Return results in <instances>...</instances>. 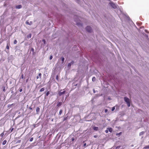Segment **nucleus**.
Returning <instances> with one entry per match:
<instances>
[{"mask_svg": "<svg viewBox=\"0 0 149 149\" xmlns=\"http://www.w3.org/2000/svg\"><path fill=\"white\" fill-rule=\"evenodd\" d=\"M33 138H31L30 139V141H33Z\"/></svg>", "mask_w": 149, "mask_h": 149, "instance_id": "obj_34", "label": "nucleus"}, {"mask_svg": "<svg viewBox=\"0 0 149 149\" xmlns=\"http://www.w3.org/2000/svg\"><path fill=\"white\" fill-rule=\"evenodd\" d=\"M56 80L58 81V75H57L56 77Z\"/></svg>", "mask_w": 149, "mask_h": 149, "instance_id": "obj_28", "label": "nucleus"}, {"mask_svg": "<svg viewBox=\"0 0 149 149\" xmlns=\"http://www.w3.org/2000/svg\"><path fill=\"white\" fill-rule=\"evenodd\" d=\"M61 61H62V63H63L64 61V60H65V58L63 57H61Z\"/></svg>", "mask_w": 149, "mask_h": 149, "instance_id": "obj_12", "label": "nucleus"}, {"mask_svg": "<svg viewBox=\"0 0 149 149\" xmlns=\"http://www.w3.org/2000/svg\"><path fill=\"white\" fill-rule=\"evenodd\" d=\"M45 89L44 88H42L40 90V92H42L43 91H44Z\"/></svg>", "mask_w": 149, "mask_h": 149, "instance_id": "obj_14", "label": "nucleus"}, {"mask_svg": "<svg viewBox=\"0 0 149 149\" xmlns=\"http://www.w3.org/2000/svg\"><path fill=\"white\" fill-rule=\"evenodd\" d=\"M29 109H31V110L32 109V108H31V107H30V108H29Z\"/></svg>", "mask_w": 149, "mask_h": 149, "instance_id": "obj_46", "label": "nucleus"}, {"mask_svg": "<svg viewBox=\"0 0 149 149\" xmlns=\"http://www.w3.org/2000/svg\"><path fill=\"white\" fill-rule=\"evenodd\" d=\"M71 63H69V64H68V67H70V66H71Z\"/></svg>", "mask_w": 149, "mask_h": 149, "instance_id": "obj_33", "label": "nucleus"}, {"mask_svg": "<svg viewBox=\"0 0 149 149\" xmlns=\"http://www.w3.org/2000/svg\"><path fill=\"white\" fill-rule=\"evenodd\" d=\"M96 78L95 77H93V78H92V81H95V80H96Z\"/></svg>", "mask_w": 149, "mask_h": 149, "instance_id": "obj_15", "label": "nucleus"}, {"mask_svg": "<svg viewBox=\"0 0 149 149\" xmlns=\"http://www.w3.org/2000/svg\"><path fill=\"white\" fill-rule=\"evenodd\" d=\"M62 110L61 109L59 111V115H61L62 113Z\"/></svg>", "mask_w": 149, "mask_h": 149, "instance_id": "obj_13", "label": "nucleus"}, {"mask_svg": "<svg viewBox=\"0 0 149 149\" xmlns=\"http://www.w3.org/2000/svg\"><path fill=\"white\" fill-rule=\"evenodd\" d=\"M17 43V41L16 40H15L14 42V44H16Z\"/></svg>", "mask_w": 149, "mask_h": 149, "instance_id": "obj_25", "label": "nucleus"}, {"mask_svg": "<svg viewBox=\"0 0 149 149\" xmlns=\"http://www.w3.org/2000/svg\"><path fill=\"white\" fill-rule=\"evenodd\" d=\"M107 129L109 130V131L111 132H112V131H113V129H112V128H111V127H109V128H108Z\"/></svg>", "mask_w": 149, "mask_h": 149, "instance_id": "obj_10", "label": "nucleus"}, {"mask_svg": "<svg viewBox=\"0 0 149 149\" xmlns=\"http://www.w3.org/2000/svg\"><path fill=\"white\" fill-rule=\"evenodd\" d=\"M20 78L23 79L24 78V76L23 74H22L20 77Z\"/></svg>", "mask_w": 149, "mask_h": 149, "instance_id": "obj_17", "label": "nucleus"}, {"mask_svg": "<svg viewBox=\"0 0 149 149\" xmlns=\"http://www.w3.org/2000/svg\"><path fill=\"white\" fill-rule=\"evenodd\" d=\"M3 91L4 92H5V88H4L3 89Z\"/></svg>", "mask_w": 149, "mask_h": 149, "instance_id": "obj_40", "label": "nucleus"}, {"mask_svg": "<svg viewBox=\"0 0 149 149\" xmlns=\"http://www.w3.org/2000/svg\"><path fill=\"white\" fill-rule=\"evenodd\" d=\"M31 51H32L33 52H34V49L33 48H32L31 49Z\"/></svg>", "mask_w": 149, "mask_h": 149, "instance_id": "obj_32", "label": "nucleus"}, {"mask_svg": "<svg viewBox=\"0 0 149 149\" xmlns=\"http://www.w3.org/2000/svg\"><path fill=\"white\" fill-rule=\"evenodd\" d=\"M74 138H72V141H74Z\"/></svg>", "mask_w": 149, "mask_h": 149, "instance_id": "obj_41", "label": "nucleus"}, {"mask_svg": "<svg viewBox=\"0 0 149 149\" xmlns=\"http://www.w3.org/2000/svg\"><path fill=\"white\" fill-rule=\"evenodd\" d=\"M14 105V104H11L10 105V106H11L12 105Z\"/></svg>", "mask_w": 149, "mask_h": 149, "instance_id": "obj_44", "label": "nucleus"}, {"mask_svg": "<svg viewBox=\"0 0 149 149\" xmlns=\"http://www.w3.org/2000/svg\"><path fill=\"white\" fill-rule=\"evenodd\" d=\"M27 81H28L27 80H26V82H27Z\"/></svg>", "mask_w": 149, "mask_h": 149, "instance_id": "obj_47", "label": "nucleus"}, {"mask_svg": "<svg viewBox=\"0 0 149 149\" xmlns=\"http://www.w3.org/2000/svg\"><path fill=\"white\" fill-rule=\"evenodd\" d=\"M22 7V6L21 5H18L16 7V8L17 9H20Z\"/></svg>", "mask_w": 149, "mask_h": 149, "instance_id": "obj_7", "label": "nucleus"}, {"mask_svg": "<svg viewBox=\"0 0 149 149\" xmlns=\"http://www.w3.org/2000/svg\"><path fill=\"white\" fill-rule=\"evenodd\" d=\"M108 111V110L107 109H105V113H107Z\"/></svg>", "mask_w": 149, "mask_h": 149, "instance_id": "obj_37", "label": "nucleus"}, {"mask_svg": "<svg viewBox=\"0 0 149 149\" xmlns=\"http://www.w3.org/2000/svg\"><path fill=\"white\" fill-rule=\"evenodd\" d=\"M67 119H68V117L65 118L63 119V121H65V120H66Z\"/></svg>", "mask_w": 149, "mask_h": 149, "instance_id": "obj_22", "label": "nucleus"}, {"mask_svg": "<svg viewBox=\"0 0 149 149\" xmlns=\"http://www.w3.org/2000/svg\"><path fill=\"white\" fill-rule=\"evenodd\" d=\"M148 148H149V145L146 146L144 148H145V149Z\"/></svg>", "mask_w": 149, "mask_h": 149, "instance_id": "obj_23", "label": "nucleus"}, {"mask_svg": "<svg viewBox=\"0 0 149 149\" xmlns=\"http://www.w3.org/2000/svg\"><path fill=\"white\" fill-rule=\"evenodd\" d=\"M111 6L114 9H116L117 8V6L115 3L113 2H111L110 3Z\"/></svg>", "mask_w": 149, "mask_h": 149, "instance_id": "obj_2", "label": "nucleus"}, {"mask_svg": "<svg viewBox=\"0 0 149 149\" xmlns=\"http://www.w3.org/2000/svg\"><path fill=\"white\" fill-rule=\"evenodd\" d=\"M49 94V91H48L46 93V96H48Z\"/></svg>", "mask_w": 149, "mask_h": 149, "instance_id": "obj_29", "label": "nucleus"}, {"mask_svg": "<svg viewBox=\"0 0 149 149\" xmlns=\"http://www.w3.org/2000/svg\"><path fill=\"white\" fill-rule=\"evenodd\" d=\"M40 108L39 107H37L36 109V112L37 114L40 112Z\"/></svg>", "mask_w": 149, "mask_h": 149, "instance_id": "obj_6", "label": "nucleus"}, {"mask_svg": "<svg viewBox=\"0 0 149 149\" xmlns=\"http://www.w3.org/2000/svg\"><path fill=\"white\" fill-rule=\"evenodd\" d=\"M65 92V91H64L62 92H60L58 93V95L60 96H61L62 95L64 94Z\"/></svg>", "mask_w": 149, "mask_h": 149, "instance_id": "obj_4", "label": "nucleus"}, {"mask_svg": "<svg viewBox=\"0 0 149 149\" xmlns=\"http://www.w3.org/2000/svg\"><path fill=\"white\" fill-rule=\"evenodd\" d=\"M125 101L126 102L128 107H130V103L129 99L127 97H125L124 98Z\"/></svg>", "mask_w": 149, "mask_h": 149, "instance_id": "obj_1", "label": "nucleus"}, {"mask_svg": "<svg viewBox=\"0 0 149 149\" xmlns=\"http://www.w3.org/2000/svg\"><path fill=\"white\" fill-rule=\"evenodd\" d=\"M74 63V62L73 61H71L70 63H71V64H73Z\"/></svg>", "mask_w": 149, "mask_h": 149, "instance_id": "obj_39", "label": "nucleus"}, {"mask_svg": "<svg viewBox=\"0 0 149 149\" xmlns=\"http://www.w3.org/2000/svg\"><path fill=\"white\" fill-rule=\"evenodd\" d=\"M144 132H141L140 133H139V135H141L142 134H144Z\"/></svg>", "mask_w": 149, "mask_h": 149, "instance_id": "obj_26", "label": "nucleus"}, {"mask_svg": "<svg viewBox=\"0 0 149 149\" xmlns=\"http://www.w3.org/2000/svg\"><path fill=\"white\" fill-rule=\"evenodd\" d=\"M105 132L106 133H108V130H105Z\"/></svg>", "mask_w": 149, "mask_h": 149, "instance_id": "obj_38", "label": "nucleus"}, {"mask_svg": "<svg viewBox=\"0 0 149 149\" xmlns=\"http://www.w3.org/2000/svg\"><path fill=\"white\" fill-rule=\"evenodd\" d=\"M86 31L89 32H91L92 31V29L91 27L90 26H87L86 28Z\"/></svg>", "mask_w": 149, "mask_h": 149, "instance_id": "obj_3", "label": "nucleus"}, {"mask_svg": "<svg viewBox=\"0 0 149 149\" xmlns=\"http://www.w3.org/2000/svg\"><path fill=\"white\" fill-rule=\"evenodd\" d=\"M38 75L41 78V77L42 74L41 73H39L38 74Z\"/></svg>", "mask_w": 149, "mask_h": 149, "instance_id": "obj_27", "label": "nucleus"}, {"mask_svg": "<svg viewBox=\"0 0 149 149\" xmlns=\"http://www.w3.org/2000/svg\"><path fill=\"white\" fill-rule=\"evenodd\" d=\"M115 109V107H113L111 109V111H113Z\"/></svg>", "mask_w": 149, "mask_h": 149, "instance_id": "obj_21", "label": "nucleus"}, {"mask_svg": "<svg viewBox=\"0 0 149 149\" xmlns=\"http://www.w3.org/2000/svg\"><path fill=\"white\" fill-rule=\"evenodd\" d=\"M94 138H96L97 137V136H96V135H95V136H94Z\"/></svg>", "mask_w": 149, "mask_h": 149, "instance_id": "obj_42", "label": "nucleus"}, {"mask_svg": "<svg viewBox=\"0 0 149 149\" xmlns=\"http://www.w3.org/2000/svg\"><path fill=\"white\" fill-rule=\"evenodd\" d=\"M7 141L6 140H4L2 144L3 145H5Z\"/></svg>", "mask_w": 149, "mask_h": 149, "instance_id": "obj_11", "label": "nucleus"}, {"mask_svg": "<svg viewBox=\"0 0 149 149\" xmlns=\"http://www.w3.org/2000/svg\"><path fill=\"white\" fill-rule=\"evenodd\" d=\"M122 134V132H120L119 133H117L116 134V135L118 136V135H121Z\"/></svg>", "mask_w": 149, "mask_h": 149, "instance_id": "obj_19", "label": "nucleus"}, {"mask_svg": "<svg viewBox=\"0 0 149 149\" xmlns=\"http://www.w3.org/2000/svg\"><path fill=\"white\" fill-rule=\"evenodd\" d=\"M13 128H12L11 130V132L13 130Z\"/></svg>", "mask_w": 149, "mask_h": 149, "instance_id": "obj_45", "label": "nucleus"}, {"mask_svg": "<svg viewBox=\"0 0 149 149\" xmlns=\"http://www.w3.org/2000/svg\"><path fill=\"white\" fill-rule=\"evenodd\" d=\"M62 103L61 102H59L58 103L57 105V106L58 107H59L61 106L62 105Z\"/></svg>", "mask_w": 149, "mask_h": 149, "instance_id": "obj_9", "label": "nucleus"}, {"mask_svg": "<svg viewBox=\"0 0 149 149\" xmlns=\"http://www.w3.org/2000/svg\"><path fill=\"white\" fill-rule=\"evenodd\" d=\"M93 129L94 130L97 131L98 130V127H93Z\"/></svg>", "mask_w": 149, "mask_h": 149, "instance_id": "obj_8", "label": "nucleus"}, {"mask_svg": "<svg viewBox=\"0 0 149 149\" xmlns=\"http://www.w3.org/2000/svg\"><path fill=\"white\" fill-rule=\"evenodd\" d=\"M42 41L43 42L44 44H45L46 42L45 39H43Z\"/></svg>", "mask_w": 149, "mask_h": 149, "instance_id": "obj_24", "label": "nucleus"}, {"mask_svg": "<svg viewBox=\"0 0 149 149\" xmlns=\"http://www.w3.org/2000/svg\"><path fill=\"white\" fill-rule=\"evenodd\" d=\"M31 34L30 33L27 36V37L28 38H31Z\"/></svg>", "mask_w": 149, "mask_h": 149, "instance_id": "obj_16", "label": "nucleus"}, {"mask_svg": "<svg viewBox=\"0 0 149 149\" xmlns=\"http://www.w3.org/2000/svg\"><path fill=\"white\" fill-rule=\"evenodd\" d=\"M52 58H53V56H52V55L50 56V57H49L50 60L52 59Z\"/></svg>", "mask_w": 149, "mask_h": 149, "instance_id": "obj_30", "label": "nucleus"}, {"mask_svg": "<svg viewBox=\"0 0 149 149\" xmlns=\"http://www.w3.org/2000/svg\"><path fill=\"white\" fill-rule=\"evenodd\" d=\"M22 88L20 89L19 90V91L20 92H22Z\"/></svg>", "mask_w": 149, "mask_h": 149, "instance_id": "obj_35", "label": "nucleus"}, {"mask_svg": "<svg viewBox=\"0 0 149 149\" xmlns=\"http://www.w3.org/2000/svg\"><path fill=\"white\" fill-rule=\"evenodd\" d=\"M27 81H28L27 80H26V82H27Z\"/></svg>", "mask_w": 149, "mask_h": 149, "instance_id": "obj_48", "label": "nucleus"}, {"mask_svg": "<svg viewBox=\"0 0 149 149\" xmlns=\"http://www.w3.org/2000/svg\"><path fill=\"white\" fill-rule=\"evenodd\" d=\"M4 134V132H3V133H1L0 134V136H1V137H2L3 136Z\"/></svg>", "mask_w": 149, "mask_h": 149, "instance_id": "obj_18", "label": "nucleus"}, {"mask_svg": "<svg viewBox=\"0 0 149 149\" xmlns=\"http://www.w3.org/2000/svg\"><path fill=\"white\" fill-rule=\"evenodd\" d=\"M26 23L27 24L31 25L32 24V22L30 21V22H29L28 21H26Z\"/></svg>", "mask_w": 149, "mask_h": 149, "instance_id": "obj_5", "label": "nucleus"}, {"mask_svg": "<svg viewBox=\"0 0 149 149\" xmlns=\"http://www.w3.org/2000/svg\"><path fill=\"white\" fill-rule=\"evenodd\" d=\"M39 78V77L38 76H37V77H36V78L37 79H38Z\"/></svg>", "mask_w": 149, "mask_h": 149, "instance_id": "obj_43", "label": "nucleus"}, {"mask_svg": "<svg viewBox=\"0 0 149 149\" xmlns=\"http://www.w3.org/2000/svg\"><path fill=\"white\" fill-rule=\"evenodd\" d=\"M77 25H78V26H79L80 25H81L79 23H78V22H77Z\"/></svg>", "mask_w": 149, "mask_h": 149, "instance_id": "obj_31", "label": "nucleus"}, {"mask_svg": "<svg viewBox=\"0 0 149 149\" xmlns=\"http://www.w3.org/2000/svg\"><path fill=\"white\" fill-rule=\"evenodd\" d=\"M6 48L7 49H9V45H8V44H7V46L6 47Z\"/></svg>", "mask_w": 149, "mask_h": 149, "instance_id": "obj_20", "label": "nucleus"}, {"mask_svg": "<svg viewBox=\"0 0 149 149\" xmlns=\"http://www.w3.org/2000/svg\"><path fill=\"white\" fill-rule=\"evenodd\" d=\"M86 143H85L84 145V147H86Z\"/></svg>", "mask_w": 149, "mask_h": 149, "instance_id": "obj_36", "label": "nucleus"}]
</instances>
